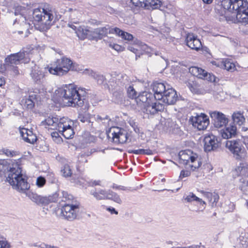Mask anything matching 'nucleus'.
<instances>
[{
	"mask_svg": "<svg viewBox=\"0 0 248 248\" xmlns=\"http://www.w3.org/2000/svg\"><path fill=\"white\" fill-rule=\"evenodd\" d=\"M31 12V16L29 18L34 25L38 26L37 28L41 31L49 30L55 22L56 11L49 4H45L43 7L35 9Z\"/></svg>",
	"mask_w": 248,
	"mask_h": 248,
	"instance_id": "obj_1",
	"label": "nucleus"
},
{
	"mask_svg": "<svg viewBox=\"0 0 248 248\" xmlns=\"http://www.w3.org/2000/svg\"><path fill=\"white\" fill-rule=\"evenodd\" d=\"M59 92L64 105L72 107H82L84 105L86 93L74 84L65 85L60 89Z\"/></svg>",
	"mask_w": 248,
	"mask_h": 248,
	"instance_id": "obj_2",
	"label": "nucleus"
},
{
	"mask_svg": "<svg viewBox=\"0 0 248 248\" xmlns=\"http://www.w3.org/2000/svg\"><path fill=\"white\" fill-rule=\"evenodd\" d=\"M13 166L11 168L10 173L6 177V181L13 189L19 192L25 193L30 187V184L27 181L28 177L23 174L18 162H15Z\"/></svg>",
	"mask_w": 248,
	"mask_h": 248,
	"instance_id": "obj_3",
	"label": "nucleus"
},
{
	"mask_svg": "<svg viewBox=\"0 0 248 248\" xmlns=\"http://www.w3.org/2000/svg\"><path fill=\"white\" fill-rule=\"evenodd\" d=\"M51 65L47 67L49 72L59 76L67 74L70 70L78 72L82 70L78 64L73 62L70 59L64 56L57 59Z\"/></svg>",
	"mask_w": 248,
	"mask_h": 248,
	"instance_id": "obj_4",
	"label": "nucleus"
},
{
	"mask_svg": "<svg viewBox=\"0 0 248 248\" xmlns=\"http://www.w3.org/2000/svg\"><path fill=\"white\" fill-rule=\"evenodd\" d=\"M62 201L66 203L61 208V215L63 218L69 221H72L76 219L79 210V203L73 201V197L67 192L62 191Z\"/></svg>",
	"mask_w": 248,
	"mask_h": 248,
	"instance_id": "obj_5",
	"label": "nucleus"
},
{
	"mask_svg": "<svg viewBox=\"0 0 248 248\" xmlns=\"http://www.w3.org/2000/svg\"><path fill=\"white\" fill-rule=\"evenodd\" d=\"M30 60L29 53L23 49L19 52L8 56L5 59L6 65L8 68L14 72L15 74H19L16 65L21 62L26 63Z\"/></svg>",
	"mask_w": 248,
	"mask_h": 248,
	"instance_id": "obj_6",
	"label": "nucleus"
},
{
	"mask_svg": "<svg viewBox=\"0 0 248 248\" xmlns=\"http://www.w3.org/2000/svg\"><path fill=\"white\" fill-rule=\"evenodd\" d=\"M223 8L230 12L238 15L248 10V2L245 0H221Z\"/></svg>",
	"mask_w": 248,
	"mask_h": 248,
	"instance_id": "obj_7",
	"label": "nucleus"
},
{
	"mask_svg": "<svg viewBox=\"0 0 248 248\" xmlns=\"http://www.w3.org/2000/svg\"><path fill=\"white\" fill-rule=\"evenodd\" d=\"M225 146L233 154V157L236 160H241L247 157V152L240 140H227Z\"/></svg>",
	"mask_w": 248,
	"mask_h": 248,
	"instance_id": "obj_8",
	"label": "nucleus"
},
{
	"mask_svg": "<svg viewBox=\"0 0 248 248\" xmlns=\"http://www.w3.org/2000/svg\"><path fill=\"white\" fill-rule=\"evenodd\" d=\"M191 154L190 150L180 151L179 153V163L185 165L186 169L194 171L200 167L201 163L198 160L197 157Z\"/></svg>",
	"mask_w": 248,
	"mask_h": 248,
	"instance_id": "obj_9",
	"label": "nucleus"
},
{
	"mask_svg": "<svg viewBox=\"0 0 248 248\" xmlns=\"http://www.w3.org/2000/svg\"><path fill=\"white\" fill-rule=\"evenodd\" d=\"M58 130L65 139H71L75 134L74 122L67 118H60Z\"/></svg>",
	"mask_w": 248,
	"mask_h": 248,
	"instance_id": "obj_10",
	"label": "nucleus"
},
{
	"mask_svg": "<svg viewBox=\"0 0 248 248\" xmlns=\"http://www.w3.org/2000/svg\"><path fill=\"white\" fill-rule=\"evenodd\" d=\"M108 136H111L112 141L115 143L123 144L126 142L128 139L127 131L119 127H113L110 129Z\"/></svg>",
	"mask_w": 248,
	"mask_h": 248,
	"instance_id": "obj_11",
	"label": "nucleus"
},
{
	"mask_svg": "<svg viewBox=\"0 0 248 248\" xmlns=\"http://www.w3.org/2000/svg\"><path fill=\"white\" fill-rule=\"evenodd\" d=\"M27 196L33 202L39 205H46L50 202H55L58 201V194L55 193L53 196L49 197H43L38 195L36 193L29 191L26 193Z\"/></svg>",
	"mask_w": 248,
	"mask_h": 248,
	"instance_id": "obj_12",
	"label": "nucleus"
},
{
	"mask_svg": "<svg viewBox=\"0 0 248 248\" xmlns=\"http://www.w3.org/2000/svg\"><path fill=\"white\" fill-rule=\"evenodd\" d=\"M189 121L193 126L199 130L205 129L209 124V120L208 116L203 113L192 116L190 118Z\"/></svg>",
	"mask_w": 248,
	"mask_h": 248,
	"instance_id": "obj_13",
	"label": "nucleus"
},
{
	"mask_svg": "<svg viewBox=\"0 0 248 248\" xmlns=\"http://www.w3.org/2000/svg\"><path fill=\"white\" fill-rule=\"evenodd\" d=\"M136 7H142L150 10L158 9L160 7L162 2L159 0H130Z\"/></svg>",
	"mask_w": 248,
	"mask_h": 248,
	"instance_id": "obj_14",
	"label": "nucleus"
},
{
	"mask_svg": "<svg viewBox=\"0 0 248 248\" xmlns=\"http://www.w3.org/2000/svg\"><path fill=\"white\" fill-rule=\"evenodd\" d=\"M203 142L204 149L206 152L214 151L220 145L218 138L213 134L206 135L204 138Z\"/></svg>",
	"mask_w": 248,
	"mask_h": 248,
	"instance_id": "obj_15",
	"label": "nucleus"
},
{
	"mask_svg": "<svg viewBox=\"0 0 248 248\" xmlns=\"http://www.w3.org/2000/svg\"><path fill=\"white\" fill-rule=\"evenodd\" d=\"M209 114L215 127L220 128L226 125L228 123V118L222 113L215 111L210 112Z\"/></svg>",
	"mask_w": 248,
	"mask_h": 248,
	"instance_id": "obj_16",
	"label": "nucleus"
},
{
	"mask_svg": "<svg viewBox=\"0 0 248 248\" xmlns=\"http://www.w3.org/2000/svg\"><path fill=\"white\" fill-rule=\"evenodd\" d=\"M177 95L176 92L172 88H170L169 85H167V90L163 94V96L159 101H161L163 103L167 105H173L177 100Z\"/></svg>",
	"mask_w": 248,
	"mask_h": 248,
	"instance_id": "obj_17",
	"label": "nucleus"
},
{
	"mask_svg": "<svg viewBox=\"0 0 248 248\" xmlns=\"http://www.w3.org/2000/svg\"><path fill=\"white\" fill-rule=\"evenodd\" d=\"M15 162H18L16 160L0 159V178H6Z\"/></svg>",
	"mask_w": 248,
	"mask_h": 248,
	"instance_id": "obj_18",
	"label": "nucleus"
},
{
	"mask_svg": "<svg viewBox=\"0 0 248 248\" xmlns=\"http://www.w3.org/2000/svg\"><path fill=\"white\" fill-rule=\"evenodd\" d=\"M158 99L151 100L148 103L144 108L147 113L154 114L158 111H161L164 109V105L157 101Z\"/></svg>",
	"mask_w": 248,
	"mask_h": 248,
	"instance_id": "obj_19",
	"label": "nucleus"
},
{
	"mask_svg": "<svg viewBox=\"0 0 248 248\" xmlns=\"http://www.w3.org/2000/svg\"><path fill=\"white\" fill-rule=\"evenodd\" d=\"M186 41V45L192 49L198 50L202 46L201 41L193 33H188Z\"/></svg>",
	"mask_w": 248,
	"mask_h": 248,
	"instance_id": "obj_20",
	"label": "nucleus"
},
{
	"mask_svg": "<svg viewBox=\"0 0 248 248\" xmlns=\"http://www.w3.org/2000/svg\"><path fill=\"white\" fill-rule=\"evenodd\" d=\"M167 90V86L164 83L161 82H155L153 85V90L154 92L153 94L155 99H158V101L162 98L163 94Z\"/></svg>",
	"mask_w": 248,
	"mask_h": 248,
	"instance_id": "obj_21",
	"label": "nucleus"
},
{
	"mask_svg": "<svg viewBox=\"0 0 248 248\" xmlns=\"http://www.w3.org/2000/svg\"><path fill=\"white\" fill-rule=\"evenodd\" d=\"M73 22L76 25L69 23L68 26L75 31L78 37L81 40H84L87 38L90 31L83 27L78 26V21H73Z\"/></svg>",
	"mask_w": 248,
	"mask_h": 248,
	"instance_id": "obj_22",
	"label": "nucleus"
},
{
	"mask_svg": "<svg viewBox=\"0 0 248 248\" xmlns=\"http://www.w3.org/2000/svg\"><path fill=\"white\" fill-rule=\"evenodd\" d=\"M153 94L147 92H142L137 96L135 102L139 106H142L144 107L151 100H155Z\"/></svg>",
	"mask_w": 248,
	"mask_h": 248,
	"instance_id": "obj_23",
	"label": "nucleus"
},
{
	"mask_svg": "<svg viewBox=\"0 0 248 248\" xmlns=\"http://www.w3.org/2000/svg\"><path fill=\"white\" fill-rule=\"evenodd\" d=\"M114 28H111L108 25L104 27L95 29L93 32L94 35L93 37L101 39L106 36L108 33L114 34Z\"/></svg>",
	"mask_w": 248,
	"mask_h": 248,
	"instance_id": "obj_24",
	"label": "nucleus"
},
{
	"mask_svg": "<svg viewBox=\"0 0 248 248\" xmlns=\"http://www.w3.org/2000/svg\"><path fill=\"white\" fill-rule=\"evenodd\" d=\"M19 132L23 140L29 143L33 144L37 140V137L32 131L30 129L22 128H20Z\"/></svg>",
	"mask_w": 248,
	"mask_h": 248,
	"instance_id": "obj_25",
	"label": "nucleus"
},
{
	"mask_svg": "<svg viewBox=\"0 0 248 248\" xmlns=\"http://www.w3.org/2000/svg\"><path fill=\"white\" fill-rule=\"evenodd\" d=\"M30 75L33 81L38 83L42 81L45 77L43 69L36 65L31 68Z\"/></svg>",
	"mask_w": 248,
	"mask_h": 248,
	"instance_id": "obj_26",
	"label": "nucleus"
},
{
	"mask_svg": "<svg viewBox=\"0 0 248 248\" xmlns=\"http://www.w3.org/2000/svg\"><path fill=\"white\" fill-rule=\"evenodd\" d=\"M41 97L36 93H30L28 98L25 99L24 105L28 109H32L36 102L40 101Z\"/></svg>",
	"mask_w": 248,
	"mask_h": 248,
	"instance_id": "obj_27",
	"label": "nucleus"
},
{
	"mask_svg": "<svg viewBox=\"0 0 248 248\" xmlns=\"http://www.w3.org/2000/svg\"><path fill=\"white\" fill-rule=\"evenodd\" d=\"M236 127L234 125H231L226 127L225 129L221 130L220 134L222 137L225 139H228L234 137L236 135Z\"/></svg>",
	"mask_w": 248,
	"mask_h": 248,
	"instance_id": "obj_28",
	"label": "nucleus"
},
{
	"mask_svg": "<svg viewBox=\"0 0 248 248\" xmlns=\"http://www.w3.org/2000/svg\"><path fill=\"white\" fill-rule=\"evenodd\" d=\"M203 196L208 200L212 207L217 206L219 197L218 194L215 192H210L202 191Z\"/></svg>",
	"mask_w": 248,
	"mask_h": 248,
	"instance_id": "obj_29",
	"label": "nucleus"
},
{
	"mask_svg": "<svg viewBox=\"0 0 248 248\" xmlns=\"http://www.w3.org/2000/svg\"><path fill=\"white\" fill-rule=\"evenodd\" d=\"M60 119L57 116L51 115L48 116L44 121L42 122V125L52 126L58 129V124Z\"/></svg>",
	"mask_w": 248,
	"mask_h": 248,
	"instance_id": "obj_30",
	"label": "nucleus"
},
{
	"mask_svg": "<svg viewBox=\"0 0 248 248\" xmlns=\"http://www.w3.org/2000/svg\"><path fill=\"white\" fill-rule=\"evenodd\" d=\"M108 193V191H106L103 189H100L98 191L91 190L90 192L91 194L97 200L107 199Z\"/></svg>",
	"mask_w": 248,
	"mask_h": 248,
	"instance_id": "obj_31",
	"label": "nucleus"
},
{
	"mask_svg": "<svg viewBox=\"0 0 248 248\" xmlns=\"http://www.w3.org/2000/svg\"><path fill=\"white\" fill-rule=\"evenodd\" d=\"M113 31L115 32L114 34H116L124 40L131 41L133 39V36L131 34L124 31L118 28H114Z\"/></svg>",
	"mask_w": 248,
	"mask_h": 248,
	"instance_id": "obj_32",
	"label": "nucleus"
},
{
	"mask_svg": "<svg viewBox=\"0 0 248 248\" xmlns=\"http://www.w3.org/2000/svg\"><path fill=\"white\" fill-rule=\"evenodd\" d=\"M82 73L85 75L91 76L93 78L96 79L98 83L99 84L102 83L104 80V77L103 76L97 74L92 69L86 68L83 70Z\"/></svg>",
	"mask_w": 248,
	"mask_h": 248,
	"instance_id": "obj_33",
	"label": "nucleus"
},
{
	"mask_svg": "<svg viewBox=\"0 0 248 248\" xmlns=\"http://www.w3.org/2000/svg\"><path fill=\"white\" fill-rule=\"evenodd\" d=\"M232 118L234 124L239 125H242L245 121L243 115L239 112L233 113Z\"/></svg>",
	"mask_w": 248,
	"mask_h": 248,
	"instance_id": "obj_34",
	"label": "nucleus"
},
{
	"mask_svg": "<svg viewBox=\"0 0 248 248\" xmlns=\"http://www.w3.org/2000/svg\"><path fill=\"white\" fill-rule=\"evenodd\" d=\"M198 74H199V76H197V77L199 78H205L210 81H215V77L214 76L212 77L210 74L201 68H199Z\"/></svg>",
	"mask_w": 248,
	"mask_h": 248,
	"instance_id": "obj_35",
	"label": "nucleus"
},
{
	"mask_svg": "<svg viewBox=\"0 0 248 248\" xmlns=\"http://www.w3.org/2000/svg\"><path fill=\"white\" fill-rule=\"evenodd\" d=\"M239 189L244 193L248 192V178L245 177L239 179Z\"/></svg>",
	"mask_w": 248,
	"mask_h": 248,
	"instance_id": "obj_36",
	"label": "nucleus"
},
{
	"mask_svg": "<svg viewBox=\"0 0 248 248\" xmlns=\"http://www.w3.org/2000/svg\"><path fill=\"white\" fill-rule=\"evenodd\" d=\"M15 15L16 16L19 15L22 18L23 20L25 21L26 20V16H25V13L27 12V10L26 8L23 7L21 6L17 5L15 6Z\"/></svg>",
	"mask_w": 248,
	"mask_h": 248,
	"instance_id": "obj_37",
	"label": "nucleus"
},
{
	"mask_svg": "<svg viewBox=\"0 0 248 248\" xmlns=\"http://www.w3.org/2000/svg\"><path fill=\"white\" fill-rule=\"evenodd\" d=\"M221 66L223 67L224 69L227 71L230 72H233L235 69V66L234 64L228 59L223 60L221 62Z\"/></svg>",
	"mask_w": 248,
	"mask_h": 248,
	"instance_id": "obj_38",
	"label": "nucleus"
},
{
	"mask_svg": "<svg viewBox=\"0 0 248 248\" xmlns=\"http://www.w3.org/2000/svg\"><path fill=\"white\" fill-rule=\"evenodd\" d=\"M185 200L187 202H191L193 201L198 202L201 204H205V202L197 197L194 194L190 192L186 197H184Z\"/></svg>",
	"mask_w": 248,
	"mask_h": 248,
	"instance_id": "obj_39",
	"label": "nucleus"
},
{
	"mask_svg": "<svg viewBox=\"0 0 248 248\" xmlns=\"http://www.w3.org/2000/svg\"><path fill=\"white\" fill-rule=\"evenodd\" d=\"M128 153L130 154H134L136 155H151L153 154V151L150 149H140L138 150H129Z\"/></svg>",
	"mask_w": 248,
	"mask_h": 248,
	"instance_id": "obj_40",
	"label": "nucleus"
},
{
	"mask_svg": "<svg viewBox=\"0 0 248 248\" xmlns=\"http://www.w3.org/2000/svg\"><path fill=\"white\" fill-rule=\"evenodd\" d=\"M107 199L111 200L116 203L121 204L122 200L120 196L116 193L112 191H108V195Z\"/></svg>",
	"mask_w": 248,
	"mask_h": 248,
	"instance_id": "obj_41",
	"label": "nucleus"
},
{
	"mask_svg": "<svg viewBox=\"0 0 248 248\" xmlns=\"http://www.w3.org/2000/svg\"><path fill=\"white\" fill-rule=\"evenodd\" d=\"M125 88H126L128 97L131 99H134L135 100L137 97V92L136 91L133 86L129 85L127 87V86H125Z\"/></svg>",
	"mask_w": 248,
	"mask_h": 248,
	"instance_id": "obj_42",
	"label": "nucleus"
},
{
	"mask_svg": "<svg viewBox=\"0 0 248 248\" xmlns=\"http://www.w3.org/2000/svg\"><path fill=\"white\" fill-rule=\"evenodd\" d=\"M235 174L237 176H245L247 175V169L244 167L243 165L240 164V166H238L234 170Z\"/></svg>",
	"mask_w": 248,
	"mask_h": 248,
	"instance_id": "obj_43",
	"label": "nucleus"
},
{
	"mask_svg": "<svg viewBox=\"0 0 248 248\" xmlns=\"http://www.w3.org/2000/svg\"><path fill=\"white\" fill-rule=\"evenodd\" d=\"M95 119L98 122H102L105 125L108 124V123L110 120L108 116L102 117L101 116L98 115L95 117Z\"/></svg>",
	"mask_w": 248,
	"mask_h": 248,
	"instance_id": "obj_44",
	"label": "nucleus"
},
{
	"mask_svg": "<svg viewBox=\"0 0 248 248\" xmlns=\"http://www.w3.org/2000/svg\"><path fill=\"white\" fill-rule=\"evenodd\" d=\"M61 171L64 177H69L72 174L70 166L68 165H65L62 169Z\"/></svg>",
	"mask_w": 248,
	"mask_h": 248,
	"instance_id": "obj_45",
	"label": "nucleus"
},
{
	"mask_svg": "<svg viewBox=\"0 0 248 248\" xmlns=\"http://www.w3.org/2000/svg\"><path fill=\"white\" fill-rule=\"evenodd\" d=\"M239 241L243 246H247L248 244V234L242 233L239 236Z\"/></svg>",
	"mask_w": 248,
	"mask_h": 248,
	"instance_id": "obj_46",
	"label": "nucleus"
},
{
	"mask_svg": "<svg viewBox=\"0 0 248 248\" xmlns=\"http://www.w3.org/2000/svg\"><path fill=\"white\" fill-rule=\"evenodd\" d=\"M46 183V180L43 176H39L36 181V185L38 187H42Z\"/></svg>",
	"mask_w": 248,
	"mask_h": 248,
	"instance_id": "obj_47",
	"label": "nucleus"
},
{
	"mask_svg": "<svg viewBox=\"0 0 248 248\" xmlns=\"http://www.w3.org/2000/svg\"><path fill=\"white\" fill-rule=\"evenodd\" d=\"M108 46L112 48V49H114L115 50L118 52L121 51L123 50V47L118 44L110 43L108 44Z\"/></svg>",
	"mask_w": 248,
	"mask_h": 248,
	"instance_id": "obj_48",
	"label": "nucleus"
},
{
	"mask_svg": "<svg viewBox=\"0 0 248 248\" xmlns=\"http://www.w3.org/2000/svg\"><path fill=\"white\" fill-rule=\"evenodd\" d=\"M10 243L5 239L0 240V248H10Z\"/></svg>",
	"mask_w": 248,
	"mask_h": 248,
	"instance_id": "obj_49",
	"label": "nucleus"
},
{
	"mask_svg": "<svg viewBox=\"0 0 248 248\" xmlns=\"http://www.w3.org/2000/svg\"><path fill=\"white\" fill-rule=\"evenodd\" d=\"M51 136L53 140L57 142H60L61 140V138L59 135V133L56 131L51 133Z\"/></svg>",
	"mask_w": 248,
	"mask_h": 248,
	"instance_id": "obj_50",
	"label": "nucleus"
},
{
	"mask_svg": "<svg viewBox=\"0 0 248 248\" xmlns=\"http://www.w3.org/2000/svg\"><path fill=\"white\" fill-rule=\"evenodd\" d=\"M199 70V68L196 66L191 67L189 69V73L195 77H197V76H199V74H198V72Z\"/></svg>",
	"mask_w": 248,
	"mask_h": 248,
	"instance_id": "obj_51",
	"label": "nucleus"
},
{
	"mask_svg": "<svg viewBox=\"0 0 248 248\" xmlns=\"http://www.w3.org/2000/svg\"><path fill=\"white\" fill-rule=\"evenodd\" d=\"M78 120L82 123H85L86 122H88V118L83 114H79Z\"/></svg>",
	"mask_w": 248,
	"mask_h": 248,
	"instance_id": "obj_52",
	"label": "nucleus"
},
{
	"mask_svg": "<svg viewBox=\"0 0 248 248\" xmlns=\"http://www.w3.org/2000/svg\"><path fill=\"white\" fill-rule=\"evenodd\" d=\"M190 175V171L188 170H182L180 172L179 177L182 178L183 177H187Z\"/></svg>",
	"mask_w": 248,
	"mask_h": 248,
	"instance_id": "obj_53",
	"label": "nucleus"
},
{
	"mask_svg": "<svg viewBox=\"0 0 248 248\" xmlns=\"http://www.w3.org/2000/svg\"><path fill=\"white\" fill-rule=\"evenodd\" d=\"M47 178L49 180L51 183H55L57 179L55 177V175L53 173H49L47 175Z\"/></svg>",
	"mask_w": 248,
	"mask_h": 248,
	"instance_id": "obj_54",
	"label": "nucleus"
},
{
	"mask_svg": "<svg viewBox=\"0 0 248 248\" xmlns=\"http://www.w3.org/2000/svg\"><path fill=\"white\" fill-rule=\"evenodd\" d=\"M7 70L10 71L6 65V62H5L3 65L1 64L0 65V72L1 73H4Z\"/></svg>",
	"mask_w": 248,
	"mask_h": 248,
	"instance_id": "obj_55",
	"label": "nucleus"
},
{
	"mask_svg": "<svg viewBox=\"0 0 248 248\" xmlns=\"http://www.w3.org/2000/svg\"><path fill=\"white\" fill-rule=\"evenodd\" d=\"M113 188L116 189H119V190H128V188L127 187H124V186H117L116 185H113L112 186Z\"/></svg>",
	"mask_w": 248,
	"mask_h": 248,
	"instance_id": "obj_56",
	"label": "nucleus"
},
{
	"mask_svg": "<svg viewBox=\"0 0 248 248\" xmlns=\"http://www.w3.org/2000/svg\"><path fill=\"white\" fill-rule=\"evenodd\" d=\"M54 246H52L46 244L45 243H42L39 244V248H54Z\"/></svg>",
	"mask_w": 248,
	"mask_h": 248,
	"instance_id": "obj_57",
	"label": "nucleus"
},
{
	"mask_svg": "<svg viewBox=\"0 0 248 248\" xmlns=\"http://www.w3.org/2000/svg\"><path fill=\"white\" fill-rule=\"evenodd\" d=\"M120 77L123 78V80L121 81V83L123 85H125L126 83L128 82V79H127L128 77L126 75H121L120 76Z\"/></svg>",
	"mask_w": 248,
	"mask_h": 248,
	"instance_id": "obj_58",
	"label": "nucleus"
},
{
	"mask_svg": "<svg viewBox=\"0 0 248 248\" xmlns=\"http://www.w3.org/2000/svg\"><path fill=\"white\" fill-rule=\"evenodd\" d=\"M107 210L109 211L111 214H115L117 215L118 212L115 210V209L113 207H109L107 208Z\"/></svg>",
	"mask_w": 248,
	"mask_h": 248,
	"instance_id": "obj_59",
	"label": "nucleus"
},
{
	"mask_svg": "<svg viewBox=\"0 0 248 248\" xmlns=\"http://www.w3.org/2000/svg\"><path fill=\"white\" fill-rule=\"evenodd\" d=\"M11 0H0V3L3 6H9L10 5Z\"/></svg>",
	"mask_w": 248,
	"mask_h": 248,
	"instance_id": "obj_60",
	"label": "nucleus"
},
{
	"mask_svg": "<svg viewBox=\"0 0 248 248\" xmlns=\"http://www.w3.org/2000/svg\"><path fill=\"white\" fill-rule=\"evenodd\" d=\"M106 9H107V12L111 14H115L116 13V10H115L114 8H113L111 7H110V6L107 7Z\"/></svg>",
	"mask_w": 248,
	"mask_h": 248,
	"instance_id": "obj_61",
	"label": "nucleus"
},
{
	"mask_svg": "<svg viewBox=\"0 0 248 248\" xmlns=\"http://www.w3.org/2000/svg\"><path fill=\"white\" fill-rule=\"evenodd\" d=\"M4 153L9 156H13L15 155V152L8 149L4 150Z\"/></svg>",
	"mask_w": 248,
	"mask_h": 248,
	"instance_id": "obj_62",
	"label": "nucleus"
},
{
	"mask_svg": "<svg viewBox=\"0 0 248 248\" xmlns=\"http://www.w3.org/2000/svg\"><path fill=\"white\" fill-rule=\"evenodd\" d=\"M243 142L248 149V137H245L244 138Z\"/></svg>",
	"mask_w": 248,
	"mask_h": 248,
	"instance_id": "obj_63",
	"label": "nucleus"
},
{
	"mask_svg": "<svg viewBox=\"0 0 248 248\" xmlns=\"http://www.w3.org/2000/svg\"><path fill=\"white\" fill-rule=\"evenodd\" d=\"M101 181L100 180H95L92 182V185L94 186H99L100 185Z\"/></svg>",
	"mask_w": 248,
	"mask_h": 248,
	"instance_id": "obj_64",
	"label": "nucleus"
}]
</instances>
